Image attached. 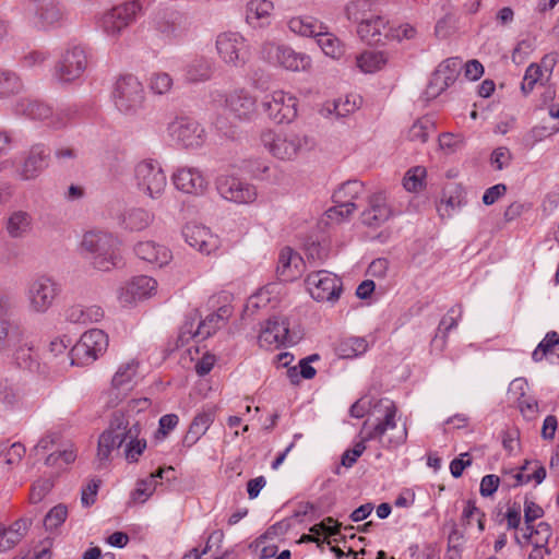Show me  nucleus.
<instances>
[{
    "mask_svg": "<svg viewBox=\"0 0 559 559\" xmlns=\"http://www.w3.org/2000/svg\"><path fill=\"white\" fill-rule=\"evenodd\" d=\"M150 405L148 399H136L112 413L107 429L98 438L97 460L100 463L108 462L112 451L121 447L128 463L139 461L147 442L142 437V423L136 414L147 409Z\"/></svg>",
    "mask_w": 559,
    "mask_h": 559,
    "instance_id": "1",
    "label": "nucleus"
},
{
    "mask_svg": "<svg viewBox=\"0 0 559 559\" xmlns=\"http://www.w3.org/2000/svg\"><path fill=\"white\" fill-rule=\"evenodd\" d=\"M397 406L390 399H380L376 401L369 411V419H367L360 430L361 440L357 442L352 449V453L359 457L366 450L365 442L378 441L382 448L396 449L403 445L408 436L406 423L402 428L391 436L389 431L397 428Z\"/></svg>",
    "mask_w": 559,
    "mask_h": 559,
    "instance_id": "2",
    "label": "nucleus"
},
{
    "mask_svg": "<svg viewBox=\"0 0 559 559\" xmlns=\"http://www.w3.org/2000/svg\"><path fill=\"white\" fill-rule=\"evenodd\" d=\"M81 250L91 266L109 272L122 264L120 240L111 233L90 230L83 235Z\"/></svg>",
    "mask_w": 559,
    "mask_h": 559,
    "instance_id": "3",
    "label": "nucleus"
},
{
    "mask_svg": "<svg viewBox=\"0 0 559 559\" xmlns=\"http://www.w3.org/2000/svg\"><path fill=\"white\" fill-rule=\"evenodd\" d=\"M14 311L13 298L0 292V353L11 355L19 365L27 366L31 347L25 343V333L11 317Z\"/></svg>",
    "mask_w": 559,
    "mask_h": 559,
    "instance_id": "4",
    "label": "nucleus"
},
{
    "mask_svg": "<svg viewBox=\"0 0 559 559\" xmlns=\"http://www.w3.org/2000/svg\"><path fill=\"white\" fill-rule=\"evenodd\" d=\"M260 144L274 158L293 162L314 147V140L293 130H274L266 128L261 131Z\"/></svg>",
    "mask_w": 559,
    "mask_h": 559,
    "instance_id": "5",
    "label": "nucleus"
},
{
    "mask_svg": "<svg viewBox=\"0 0 559 559\" xmlns=\"http://www.w3.org/2000/svg\"><path fill=\"white\" fill-rule=\"evenodd\" d=\"M140 0H130L99 12L95 16V26L106 37L117 40L122 32L135 22L142 13Z\"/></svg>",
    "mask_w": 559,
    "mask_h": 559,
    "instance_id": "6",
    "label": "nucleus"
},
{
    "mask_svg": "<svg viewBox=\"0 0 559 559\" xmlns=\"http://www.w3.org/2000/svg\"><path fill=\"white\" fill-rule=\"evenodd\" d=\"M61 284L50 275H35L25 288V300L31 314L43 316L52 309L61 294Z\"/></svg>",
    "mask_w": 559,
    "mask_h": 559,
    "instance_id": "7",
    "label": "nucleus"
},
{
    "mask_svg": "<svg viewBox=\"0 0 559 559\" xmlns=\"http://www.w3.org/2000/svg\"><path fill=\"white\" fill-rule=\"evenodd\" d=\"M112 100L116 108L123 115L138 114L145 100L142 83L131 74L120 76L114 85Z\"/></svg>",
    "mask_w": 559,
    "mask_h": 559,
    "instance_id": "8",
    "label": "nucleus"
},
{
    "mask_svg": "<svg viewBox=\"0 0 559 559\" xmlns=\"http://www.w3.org/2000/svg\"><path fill=\"white\" fill-rule=\"evenodd\" d=\"M108 347V336L99 329H92L82 334L81 338L68 353L71 365L88 366L97 360Z\"/></svg>",
    "mask_w": 559,
    "mask_h": 559,
    "instance_id": "9",
    "label": "nucleus"
},
{
    "mask_svg": "<svg viewBox=\"0 0 559 559\" xmlns=\"http://www.w3.org/2000/svg\"><path fill=\"white\" fill-rule=\"evenodd\" d=\"M365 192L364 183L349 180L341 185L333 193L334 205L326 211L330 221L341 223L347 219L357 209V200Z\"/></svg>",
    "mask_w": 559,
    "mask_h": 559,
    "instance_id": "10",
    "label": "nucleus"
},
{
    "mask_svg": "<svg viewBox=\"0 0 559 559\" xmlns=\"http://www.w3.org/2000/svg\"><path fill=\"white\" fill-rule=\"evenodd\" d=\"M261 51L267 62L287 71H308L312 66L309 55L296 51L287 45L265 43Z\"/></svg>",
    "mask_w": 559,
    "mask_h": 559,
    "instance_id": "11",
    "label": "nucleus"
},
{
    "mask_svg": "<svg viewBox=\"0 0 559 559\" xmlns=\"http://www.w3.org/2000/svg\"><path fill=\"white\" fill-rule=\"evenodd\" d=\"M87 55L80 45L69 46L55 64L52 76L61 84H70L83 75L87 68Z\"/></svg>",
    "mask_w": 559,
    "mask_h": 559,
    "instance_id": "12",
    "label": "nucleus"
},
{
    "mask_svg": "<svg viewBox=\"0 0 559 559\" xmlns=\"http://www.w3.org/2000/svg\"><path fill=\"white\" fill-rule=\"evenodd\" d=\"M305 283L310 296L318 302H328L333 306L343 293L342 280L326 270L310 273Z\"/></svg>",
    "mask_w": 559,
    "mask_h": 559,
    "instance_id": "13",
    "label": "nucleus"
},
{
    "mask_svg": "<svg viewBox=\"0 0 559 559\" xmlns=\"http://www.w3.org/2000/svg\"><path fill=\"white\" fill-rule=\"evenodd\" d=\"M134 177L140 191L151 199H158L167 186V178L158 160L147 158L139 162Z\"/></svg>",
    "mask_w": 559,
    "mask_h": 559,
    "instance_id": "14",
    "label": "nucleus"
},
{
    "mask_svg": "<svg viewBox=\"0 0 559 559\" xmlns=\"http://www.w3.org/2000/svg\"><path fill=\"white\" fill-rule=\"evenodd\" d=\"M214 103H225V107L235 119L241 122H250L258 115L257 99L250 92L239 88L230 92L227 96L219 91L211 93Z\"/></svg>",
    "mask_w": 559,
    "mask_h": 559,
    "instance_id": "15",
    "label": "nucleus"
},
{
    "mask_svg": "<svg viewBox=\"0 0 559 559\" xmlns=\"http://www.w3.org/2000/svg\"><path fill=\"white\" fill-rule=\"evenodd\" d=\"M22 13L27 23L37 28H48L62 19V10L56 0H25Z\"/></svg>",
    "mask_w": 559,
    "mask_h": 559,
    "instance_id": "16",
    "label": "nucleus"
},
{
    "mask_svg": "<svg viewBox=\"0 0 559 559\" xmlns=\"http://www.w3.org/2000/svg\"><path fill=\"white\" fill-rule=\"evenodd\" d=\"M297 104L294 95L276 90L264 96L262 108L275 123H289L297 117Z\"/></svg>",
    "mask_w": 559,
    "mask_h": 559,
    "instance_id": "17",
    "label": "nucleus"
},
{
    "mask_svg": "<svg viewBox=\"0 0 559 559\" xmlns=\"http://www.w3.org/2000/svg\"><path fill=\"white\" fill-rule=\"evenodd\" d=\"M289 325V319L284 314L270 317L258 336L259 345L267 349L293 345Z\"/></svg>",
    "mask_w": 559,
    "mask_h": 559,
    "instance_id": "18",
    "label": "nucleus"
},
{
    "mask_svg": "<svg viewBox=\"0 0 559 559\" xmlns=\"http://www.w3.org/2000/svg\"><path fill=\"white\" fill-rule=\"evenodd\" d=\"M170 138L186 148H199L206 141L205 129L195 120L180 117L168 124Z\"/></svg>",
    "mask_w": 559,
    "mask_h": 559,
    "instance_id": "19",
    "label": "nucleus"
},
{
    "mask_svg": "<svg viewBox=\"0 0 559 559\" xmlns=\"http://www.w3.org/2000/svg\"><path fill=\"white\" fill-rule=\"evenodd\" d=\"M216 189L223 199L236 204H251L258 198L254 185L231 175L218 176Z\"/></svg>",
    "mask_w": 559,
    "mask_h": 559,
    "instance_id": "20",
    "label": "nucleus"
},
{
    "mask_svg": "<svg viewBox=\"0 0 559 559\" xmlns=\"http://www.w3.org/2000/svg\"><path fill=\"white\" fill-rule=\"evenodd\" d=\"M182 237L189 247L203 255H215L222 247L218 235L202 224H186L182 228Z\"/></svg>",
    "mask_w": 559,
    "mask_h": 559,
    "instance_id": "21",
    "label": "nucleus"
},
{
    "mask_svg": "<svg viewBox=\"0 0 559 559\" xmlns=\"http://www.w3.org/2000/svg\"><path fill=\"white\" fill-rule=\"evenodd\" d=\"M219 58L228 66H242L248 58L247 40L237 32H224L216 38Z\"/></svg>",
    "mask_w": 559,
    "mask_h": 559,
    "instance_id": "22",
    "label": "nucleus"
},
{
    "mask_svg": "<svg viewBox=\"0 0 559 559\" xmlns=\"http://www.w3.org/2000/svg\"><path fill=\"white\" fill-rule=\"evenodd\" d=\"M157 281L147 275H139L128 281L118 292V300L129 307L156 294Z\"/></svg>",
    "mask_w": 559,
    "mask_h": 559,
    "instance_id": "23",
    "label": "nucleus"
},
{
    "mask_svg": "<svg viewBox=\"0 0 559 559\" xmlns=\"http://www.w3.org/2000/svg\"><path fill=\"white\" fill-rule=\"evenodd\" d=\"M171 179L176 189L187 194L203 195L209 188L207 178L197 167H179Z\"/></svg>",
    "mask_w": 559,
    "mask_h": 559,
    "instance_id": "24",
    "label": "nucleus"
},
{
    "mask_svg": "<svg viewBox=\"0 0 559 559\" xmlns=\"http://www.w3.org/2000/svg\"><path fill=\"white\" fill-rule=\"evenodd\" d=\"M139 361L130 359L121 362L111 379L110 394L119 400L126 396L138 384Z\"/></svg>",
    "mask_w": 559,
    "mask_h": 559,
    "instance_id": "25",
    "label": "nucleus"
},
{
    "mask_svg": "<svg viewBox=\"0 0 559 559\" xmlns=\"http://www.w3.org/2000/svg\"><path fill=\"white\" fill-rule=\"evenodd\" d=\"M463 68L462 60L459 58H449L441 62L433 72L428 86V93L437 96L441 92L454 84Z\"/></svg>",
    "mask_w": 559,
    "mask_h": 559,
    "instance_id": "26",
    "label": "nucleus"
},
{
    "mask_svg": "<svg viewBox=\"0 0 559 559\" xmlns=\"http://www.w3.org/2000/svg\"><path fill=\"white\" fill-rule=\"evenodd\" d=\"M135 255L153 267H163L173 260L171 251L153 240L140 241L134 246Z\"/></svg>",
    "mask_w": 559,
    "mask_h": 559,
    "instance_id": "27",
    "label": "nucleus"
},
{
    "mask_svg": "<svg viewBox=\"0 0 559 559\" xmlns=\"http://www.w3.org/2000/svg\"><path fill=\"white\" fill-rule=\"evenodd\" d=\"M230 316L229 307H221L216 312H212L207 314L198 325V329L194 332L189 331L187 336V332L182 331L180 333V340L187 341L190 337H199L201 340L207 338L213 333H215L218 329L224 326Z\"/></svg>",
    "mask_w": 559,
    "mask_h": 559,
    "instance_id": "28",
    "label": "nucleus"
},
{
    "mask_svg": "<svg viewBox=\"0 0 559 559\" xmlns=\"http://www.w3.org/2000/svg\"><path fill=\"white\" fill-rule=\"evenodd\" d=\"M12 111L16 116L25 117L31 120L44 121L48 126L51 117V107L32 97H22L12 104Z\"/></svg>",
    "mask_w": 559,
    "mask_h": 559,
    "instance_id": "29",
    "label": "nucleus"
},
{
    "mask_svg": "<svg viewBox=\"0 0 559 559\" xmlns=\"http://www.w3.org/2000/svg\"><path fill=\"white\" fill-rule=\"evenodd\" d=\"M49 150L43 144L34 145L22 164L19 176L22 180H32L47 167Z\"/></svg>",
    "mask_w": 559,
    "mask_h": 559,
    "instance_id": "30",
    "label": "nucleus"
},
{
    "mask_svg": "<svg viewBox=\"0 0 559 559\" xmlns=\"http://www.w3.org/2000/svg\"><path fill=\"white\" fill-rule=\"evenodd\" d=\"M4 229L11 239H24L34 229V218L27 211L14 210L5 217Z\"/></svg>",
    "mask_w": 559,
    "mask_h": 559,
    "instance_id": "31",
    "label": "nucleus"
},
{
    "mask_svg": "<svg viewBox=\"0 0 559 559\" xmlns=\"http://www.w3.org/2000/svg\"><path fill=\"white\" fill-rule=\"evenodd\" d=\"M393 215L385 197L382 193L372 195L369 207L361 213V222L369 227H379Z\"/></svg>",
    "mask_w": 559,
    "mask_h": 559,
    "instance_id": "32",
    "label": "nucleus"
},
{
    "mask_svg": "<svg viewBox=\"0 0 559 559\" xmlns=\"http://www.w3.org/2000/svg\"><path fill=\"white\" fill-rule=\"evenodd\" d=\"M304 269L301 255L290 248L281 250L277 261V274L283 281H294L298 278Z\"/></svg>",
    "mask_w": 559,
    "mask_h": 559,
    "instance_id": "33",
    "label": "nucleus"
},
{
    "mask_svg": "<svg viewBox=\"0 0 559 559\" xmlns=\"http://www.w3.org/2000/svg\"><path fill=\"white\" fill-rule=\"evenodd\" d=\"M362 105L358 94H347L331 102H326L321 109L324 117L334 115L336 118H346L357 111Z\"/></svg>",
    "mask_w": 559,
    "mask_h": 559,
    "instance_id": "34",
    "label": "nucleus"
},
{
    "mask_svg": "<svg viewBox=\"0 0 559 559\" xmlns=\"http://www.w3.org/2000/svg\"><path fill=\"white\" fill-rule=\"evenodd\" d=\"M214 423V414L211 411L198 413L183 436L181 444L183 448L190 449L207 432Z\"/></svg>",
    "mask_w": 559,
    "mask_h": 559,
    "instance_id": "35",
    "label": "nucleus"
},
{
    "mask_svg": "<svg viewBox=\"0 0 559 559\" xmlns=\"http://www.w3.org/2000/svg\"><path fill=\"white\" fill-rule=\"evenodd\" d=\"M104 316V309L97 305H72L64 311V318L68 322L83 325L98 323Z\"/></svg>",
    "mask_w": 559,
    "mask_h": 559,
    "instance_id": "36",
    "label": "nucleus"
},
{
    "mask_svg": "<svg viewBox=\"0 0 559 559\" xmlns=\"http://www.w3.org/2000/svg\"><path fill=\"white\" fill-rule=\"evenodd\" d=\"M274 4L270 0H250L246 7V21L252 27H265L271 24Z\"/></svg>",
    "mask_w": 559,
    "mask_h": 559,
    "instance_id": "37",
    "label": "nucleus"
},
{
    "mask_svg": "<svg viewBox=\"0 0 559 559\" xmlns=\"http://www.w3.org/2000/svg\"><path fill=\"white\" fill-rule=\"evenodd\" d=\"M32 521L28 519H19L10 526H0V554L15 547L26 535Z\"/></svg>",
    "mask_w": 559,
    "mask_h": 559,
    "instance_id": "38",
    "label": "nucleus"
},
{
    "mask_svg": "<svg viewBox=\"0 0 559 559\" xmlns=\"http://www.w3.org/2000/svg\"><path fill=\"white\" fill-rule=\"evenodd\" d=\"M287 26L296 35L314 38L325 28L323 22L309 15L294 16L288 21Z\"/></svg>",
    "mask_w": 559,
    "mask_h": 559,
    "instance_id": "39",
    "label": "nucleus"
},
{
    "mask_svg": "<svg viewBox=\"0 0 559 559\" xmlns=\"http://www.w3.org/2000/svg\"><path fill=\"white\" fill-rule=\"evenodd\" d=\"M461 319V310L456 308H451L448 313L441 319L439 326H438V333L433 337L431 342V346L435 349L443 350L447 344L448 334L456 329L459 325V321Z\"/></svg>",
    "mask_w": 559,
    "mask_h": 559,
    "instance_id": "40",
    "label": "nucleus"
},
{
    "mask_svg": "<svg viewBox=\"0 0 559 559\" xmlns=\"http://www.w3.org/2000/svg\"><path fill=\"white\" fill-rule=\"evenodd\" d=\"M388 21L380 15H374L369 19L361 21L358 25L357 33L361 39L368 43H378L382 35V31L385 29Z\"/></svg>",
    "mask_w": 559,
    "mask_h": 559,
    "instance_id": "41",
    "label": "nucleus"
},
{
    "mask_svg": "<svg viewBox=\"0 0 559 559\" xmlns=\"http://www.w3.org/2000/svg\"><path fill=\"white\" fill-rule=\"evenodd\" d=\"M24 82L14 71L0 69V99H7L23 92Z\"/></svg>",
    "mask_w": 559,
    "mask_h": 559,
    "instance_id": "42",
    "label": "nucleus"
},
{
    "mask_svg": "<svg viewBox=\"0 0 559 559\" xmlns=\"http://www.w3.org/2000/svg\"><path fill=\"white\" fill-rule=\"evenodd\" d=\"M154 215L141 207H132L124 212L122 224L131 231H140L151 225Z\"/></svg>",
    "mask_w": 559,
    "mask_h": 559,
    "instance_id": "43",
    "label": "nucleus"
},
{
    "mask_svg": "<svg viewBox=\"0 0 559 559\" xmlns=\"http://www.w3.org/2000/svg\"><path fill=\"white\" fill-rule=\"evenodd\" d=\"M213 72L212 61L207 58L200 57L193 59L186 67V79L189 82H203L211 78Z\"/></svg>",
    "mask_w": 559,
    "mask_h": 559,
    "instance_id": "44",
    "label": "nucleus"
},
{
    "mask_svg": "<svg viewBox=\"0 0 559 559\" xmlns=\"http://www.w3.org/2000/svg\"><path fill=\"white\" fill-rule=\"evenodd\" d=\"M163 473L164 469L159 468L148 477L139 480L135 489L131 493L132 500L134 502L144 503L154 493L158 485V479L163 477Z\"/></svg>",
    "mask_w": 559,
    "mask_h": 559,
    "instance_id": "45",
    "label": "nucleus"
},
{
    "mask_svg": "<svg viewBox=\"0 0 559 559\" xmlns=\"http://www.w3.org/2000/svg\"><path fill=\"white\" fill-rule=\"evenodd\" d=\"M436 131V126L430 117H421L417 119L408 129L407 139L412 142L424 144L429 136Z\"/></svg>",
    "mask_w": 559,
    "mask_h": 559,
    "instance_id": "46",
    "label": "nucleus"
},
{
    "mask_svg": "<svg viewBox=\"0 0 559 559\" xmlns=\"http://www.w3.org/2000/svg\"><path fill=\"white\" fill-rule=\"evenodd\" d=\"M316 39L325 56L338 59L344 55L345 49L343 43L334 34L329 32L326 25L324 32L319 34Z\"/></svg>",
    "mask_w": 559,
    "mask_h": 559,
    "instance_id": "47",
    "label": "nucleus"
},
{
    "mask_svg": "<svg viewBox=\"0 0 559 559\" xmlns=\"http://www.w3.org/2000/svg\"><path fill=\"white\" fill-rule=\"evenodd\" d=\"M368 349V343L364 337H348L337 345V354L341 358L352 359L364 355Z\"/></svg>",
    "mask_w": 559,
    "mask_h": 559,
    "instance_id": "48",
    "label": "nucleus"
},
{
    "mask_svg": "<svg viewBox=\"0 0 559 559\" xmlns=\"http://www.w3.org/2000/svg\"><path fill=\"white\" fill-rule=\"evenodd\" d=\"M556 349L559 358V334L556 331H550L532 353V359L535 362L542 361L544 358L550 357Z\"/></svg>",
    "mask_w": 559,
    "mask_h": 559,
    "instance_id": "49",
    "label": "nucleus"
},
{
    "mask_svg": "<svg viewBox=\"0 0 559 559\" xmlns=\"http://www.w3.org/2000/svg\"><path fill=\"white\" fill-rule=\"evenodd\" d=\"M386 63V56L382 51H365L357 57V67L365 73H373Z\"/></svg>",
    "mask_w": 559,
    "mask_h": 559,
    "instance_id": "50",
    "label": "nucleus"
},
{
    "mask_svg": "<svg viewBox=\"0 0 559 559\" xmlns=\"http://www.w3.org/2000/svg\"><path fill=\"white\" fill-rule=\"evenodd\" d=\"M544 70L538 63H531L524 73L523 81L521 83V91L526 96L533 92L535 86L540 83L543 84L545 78Z\"/></svg>",
    "mask_w": 559,
    "mask_h": 559,
    "instance_id": "51",
    "label": "nucleus"
},
{
    "mask_svg": "<svg viewBox=\"0 0 559 559\" xmlns=\"http://www.w3.org/2000/svg\"><path fill=\"white\" fill-rule=\"evenodd\" d=\"M78 112L75 106H64L56 110L51 108V117L48 126L55 129L63 128L76 118Z\"/></svg>",
    "mask_w": 559,
    "mask_h": 559,
    "instance_id": "52",
    "label": "nucleus"
},
{
    "mask_svg": "<svg viewBox=\"0 0 559 559\" xmlns=\"http://www.w3.org/2000/svg\"><path fill=\"white\" fill-rule=\"evenodd\" d=\"M427 171L423 166H415L408 169L403 179L404 188L409 192H417L423 189Z\"/></svg>",
    "mask_w": 559,
    "mask_h": 559,
    "instance_id": "53",
    "label": "nucleus"
},
{
    "mask_svg": "<svg viewBox=\"0 0 559 559\" xmlns=\"http://www.w3.org/2000/svg\"><path fill=\"white\" fill-rule=\"evenodd\" d=\"M25 453L23 444L15 442L11 445H0V466H12L21 461Z\"/></svg>",
    "mask_w": 559,
    "mask_h": 559,
    "instance_id": "54",
    "label": "nucleus"
},
{
    "mask_svg": "<svg viewBox=\"0 0 559 559\" xmlns=\"http://www.w3.org/2000/svg\"><path fill=\"white\" fill-rule=\"evenodd\" d=\"M75 459L76 451L74 450L73 445L70 444L63 450L50 453L46 459V464L48 466H56L62 468L73 463Z\"/></svg>",
    "mask_w": 559,
    "mask_h": 559,
    "instance_id": "55",
    "label": "nucleus"
},
{
    "mask_svg": "<svg viewBox=\"0 0 559 559\" xmlns=\"http://www.w3.org/2000/svg\"><path fill=\"white\" fill-rule=\"evenodd\" d=\"M174 80L166 72H154L150 76L148 86L152 93L156 95H165L173 88Z\"/></svg>",
    "mask_w": 559,
    "mask_h": 559,
    "instance_id": "56",
    "label": "nucleus"
},
{
    "mask_svg": "<svg viewBox=\"0 0 559 559\" xmlns=\"http://www.w3.org/2000/svg\"><path fill=\"white\" fill-rule=\"evenodd\" d=\"M20 401L19 391L8 380L0 381V404L4 408H14Z\"/></svg>",
    "mask_w": 559,
    "mask_h": 559,
    "instance_id": "57",
    "label": "nucleus"
},
{
    "mask_svg": "<svg viewBox=\"0 0 559 559\" xmlns=\"http://www.w3.org/2000/svg\"><path fill=\"white\" fill-rule=\"evenodd\" d=\"M68 510L66 506L58 504L53 507L45 516L44 525L46 530L58 528L67 519Z\"/></svg>",
    "mask_w": 559,
    "mask_h": 559,
    "instance_id": "58",
    "label": "nucleus"
},
{
    "mask_svg": "<svg viewBox=\"0 0 559 559\" xmlns=\"http://www.w3.org/2000/svg\"><path fill=\"white\" fill-rule=\"evenodd\" d=\"M179 424V417L176 414H166L158 420V429L155 433L156 440H164L170 431Z\"/></svg>",
    "mask_w": 559,
    "mask_h": 559,
    "instance_id": "59",
    "label": "nucleus"
},
{
    "mask_svg": "<svg viewBox=\"0 0 559 559\" xmlns=\"http://www.w3.org/2000/svg\"><path fill=\"white\" fill-rule=\"evenodd\" d=\"M463 519L471 523L473 520H476L478 523V527L480 531L485 530L484 524V513L476 507L475 501L468 500L463 509L462 513Z\"/></svg>",
    "mask_w": 559,
    "mask_h": 559,
    "instance_id": "60",
    "label": "nucleus"
},
{
    "mask_svg": "<svg viewBox=\"0 0 559 559\" xmlns=\"http://www.w3.org/2000/svg\"><path fill=\"white\" fill-rule=\"evenodd\" d=\"M511 158H512V155H511L510 150L506 146H500V147H497L491 153L490 163L496 169L502 170L503 168L509 166Z\"/></svg>",
    "mask_w": 559,
    "mask_h": 559,
    "instance_id": "61",
    "label": "nucleus"
},
{
    "mask_svg": "<svg viewBox=\"0 0 559 559\" xmlns=\"http://www.w3.org/2000/svg\"><path fill=\"white\" fill-rule=\"evenodd\" d=\"M52 485L49 479H38L35 481L31 489L29 499L33 503L40 502L45 496L50 491Z\"/></svg>",
    "mask_w": 559,
    "mask_h": 559,
    "instance_id": "62",
    "label": "nucleus"
},
{
    "mask_svg": "<svg viewBox=\"0 0 559 559\" xmlns=\"http://www.w3.org/2000/svg\"><path fill=\"white\" fill-rule=\"evenodd\" d=\"M99 488V481L92 479L81 490V502L84 507H90L96 501L97 492Z\"/></svg>",
    "mask_w": 559,
    "mask_h": 559,
    "instance_id": "63",
    "label": "nucleus"
},
{
    "mask_svg": "<svg viewBox=\"0 0 559 559\" xmlns=\"http://www.w3.org/2000/svg\"><path fill=\"white\" fill-rule=\"evenodd\" d=\"M245 167L254 179H263L270 169L267 162L262 159H249Z\"/></svg>",
    "mask_w": 559,
    "mask_h": 559,
    "instance_id": "64",
    "label": "nucleus"
}]
</instances>
